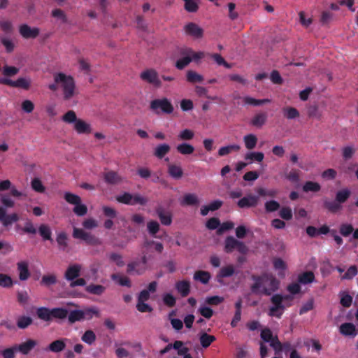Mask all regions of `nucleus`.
I'll return each mask as SVG.
<instances>
[{
  "mask_svg": "<svg viewBox=\"0 0 358 358\" xmlns=\"http://www.w3.org/2000/svg\"><path fill=\"white\" fill-rule=\"evenodd\" d=\"M111 279L117 282L121 286H125L127 287H131V280L127 276H121L119 274L113 273L111 275Z\"/></svg>",
  "mask_w": 358,
  "mask_h": 358,
  "instance_id": "41",
  "label": "nucleus"
},
{
  "mask_svg": "<svg viewBox=\"0 0 358 358\" xmlns=\"http://www.w3.org/2000/svg\"><path fill=\"white\" fill-rule=\"evenodd\" d=\"M53 76L54 81L56 83H60L63 91L64 99H71L75 95L76 92V83L73 78L62 72L56 73Z\"/></svg>",
  "mask_w": 358,
  "mask_h": 358,
  "instance_id": "1",
  "label": "nucleus"
},
{
  "mask_svg": "<svg viewBox=\"0 0 358 358\" xmlns=\"http://www.w3.org/2000/svg\"><path fill=\"white\" fill-rule=\"evenodd\" d=\"M244 158L245 160H249L250 162L255 161L257 162H261L263 161L264 158V155L262 152H248L245 155Z\"/></svg>",
  "mask_w": 358,
  "mask_h": 358,
  "instance_id": "46",
  "label": "nucleus"
},
{
  "mask_svg": "<svg viewBox=\"0 0 358 358\" xmlns=\"http://www.w3.org/2000/svg\"><path fill=\"white\" fill-rule=\"evenodd\" d=\"M78 119L73 110H69L62 117V120L66 123H76Z\"/></svg>",
  "mask_w": 358,
  "mask_h": 358,
  "instance_id": "64",
  "label": "nucleus"
},
{
  "mask_svg": "<svg viewBox=\"0 0 358 358\" xmlns=\"http://www.w3.org/2000/svg\"><path fill=\"white\" fill-rule=\"evenodd\" d=\"M245 104L252 105L255 106H261L264 103H270L271 100L268 99H256L250 96H245L243 98Z\"/></svg>",
  "mask_w": 358,
  "mask_h": 358,
  "instance_id": "42",
  "label": "nucleus"
},
{
  "mask_svg": "<svg viewBox=\"0 0 358 358\" xmlns=\"http://www.w3.org/2000/svg\"><path fill=\"white\" fill-rule=\"evenodd\" d=\"M68 322L69 324H73L77 322L83 321V311L82 309L72 310L68 312Z\"/></svg>",
  "mask_w": 358,
  "mask_h": 358,
  "instance_id": "26",
  "label": "nucleus"
},
{
  "mask_svg": "<svg viewBox=\"0 0 358 358\" xmlns=\"http://www.w3.org/2000/svg\"><path fill=\"white\" fill-rule=\"evenodd\" d=\"M234 250H237L243 255H245L248 251V247L243 242L236 239L233 236H227L224 241V251L227 253H231Z\"/></svg>",
  "mask_w": 358,
  "mask_h": 358,
  "instance_id": "4",
  "label": "nucleus"
},
{
  "mask_svg": "<svg viewBox=\"0 0 358 358\" xmlns=\"http://www.w3.org/2000/svg\"><path fill=\"white\" fill-rule=\"evenodd\" d=\"M259 202V196L252 194H248L246 196L241 198L237 203L239 208H252L255 207Z\"/></svg>",
  "mask_w": 358,
  "mask_h": 358,
  "instance_id": "13",
  "label": "nucleus"
},
{
  "mask_svg": "<svg viewBox=\"0 0 358 358\" xmlns=\"http://www.w3.org/2000/svg\"><path fill=\"white\" fill-rule=\"evenodd\" d=\"M199 203L198 196L195 194L188 193L184 195L180 201L181 206H196Z\"/></svg>",
  "mask_w": 358,
  "mask_h": 358,
  "instance_id": "24",
  "label": "nucleus"
},
{
  "mask_svg": "<svg viewBox=\"0 0 358 358\" xmlns=\"http://www.w3.org/2000/svg\"><path fill=\"white\" fill-rule=\"evenodd\" d=\"M240 149V146L238 145H229L227 146L222 147L218 150L219 156H225L231 153L232 151H238Z\"/></svg>",
  "mask_w": 358,
  "mask_h": 358,
  "instance_id": "51",
  "label": "nucleus"
},
{
  "mask_svg": "<svg viewBox=\"0 0 358 358\" xmlns=\"http://www.w3.org/2000/svg\"><path fill=\"white\" fill-rule=\"evenodd\" d=\"M284 299H292L289 295L282 296L281 294H276L272 296L271 301L273 304L272 306L276 307L279 309H285V306L282 303Z\"/></svg>",
  "mask_w": 358,
  "mask_h": 358,
  "instance_id": "25",
  "label": "nucleus"
},
{
  "mask_svg": "<svg viewBox=\"0 0 358 358\" xmlns=\"http://www.w3.org/2000/svg\"><path fill=\"white\" fill-rule=\"evenodd\" d=\"M19 33L25 39L36 38L40 34L37 27H31L27 24H22L19 27Z\"/></svg>",
  "mask_w": 358,
  "mask_h": 358,
  "instance_id": "10",
  "label": "nucleus"
},
{
  "mask_svg": "<svg viewBox=\"0 0 358 358\" xmlns=\"http://www.w3.org/2000/svg\"><path fill=\"white\" fill-rule=\"evenodd\" d=\"M171 150V147L169 144L163 143L156 146L154 150L153 155L157 159H163Z\"/></svg>",
  "mask_w": 358,
  "mask_h": 358,
  "instance_id": "21",
  "label": "nucleus"
},
{
  "mask_svg": "<svg viewBox=\"0 0 358 358\" xmlns=\"http://www.w3.org/2000/svg\"><path fill=\"white\" fill-rule=\"evenodd\" d=\"M74 129L78 134H90L91 132L90 124L81 119H78L74 124Z\"/></svg>",
  "mask_w": 358,
  "mask_h": 358,
  "instance_id": "22",
  "label": "nucleus"
},
{
  "mask_svg": "<svg viewBox=\"0 0 358 358\" xmlns=\"http://www.w3.org/2000/svg\"><path fill=\"white\" fill-rule=\"evenodd\" d=\"M324 207L329 212L335 213L342 208V206L335 199V201L325 200Z\"/></svg>",
  "mask_w": 358,
  "mask_h": 358,
  "instance_id": "43",
  "label": "nucleus"
},
{
  "mask_svg": "<svg viewBox=\"0 0 358 358\" xmlns=\"http://www.w3.org/2000/svg\"><path fill=\"white\" fill-rule=\"evenodd\" d=\"M302 189L304 192H317L321 189V185L317 182L307 181L303 185Z\"/></svg>",
  "mask_w": 358,
  "mask_h": 358,
  "instance_id": "44",
  "label": "nucleus"
},
{
  "mask_svg": "<svg viewBox=\"0 0 358 358\" xmlns=\"http://www.w3.org/2000/svg\"><path fill=\"white\" fill-rule=\"evenodd\" d=\"M185 2L184 8L189 13H195L199 9V0H182Z\"/></svg>",
  "mask_w": 358,
  "mask_h": 358,
  "instance_id": "48",
  "label": "nucleus"
},
{
  "mask_svg": "<svg viewBox=\"0 0 358 358\" xmlns=\"http://www.w3.org/2000/svg\"><path fill=\"white\" fill-rule=\"evenodd\" d=\"M17 270L19 271V278L20 280H26L30 276V272L28 268V264L26 262H18Z\"/></svg>",
  "mask_w": 358,
  "mask_h": 358,
  "instance_id": "23",
  "label": "nucleus"
},
{
  "mask_svg": "<svg viewBox=\"0 0 358 358\" xmlns=\"http://www.w3.org/2000/svg\"><path fill=\"white\" fill-rule=\"evenodd\" d=\"M20 220L19 215L14 213L10 215H6L4 220L2 221V224L4 227H8L13 222H16Z\"/></svg>",
  "mask_w": 358,
  "mask_h": 358,
  "instance_id": "55",
  "label": "nucleus"
},
{
  "mask_svg": "<svg viewBox=\"0 0 358 358\" xmlns=\"http://www.w3.org/2000/svg\"><path fill=\"white\" fill-rule=\"evenodd\" d=\"M175 287L182 297H186L190 293V283L187 280H179L176 282Z\"/></svg>",
  "mask_w": 358,
  "mask_h": 358,
  "instance_id": "18",
  "label": "nucleus"
},
{
  "mask_svg": "<svg viewBox=\"0 0 358 358\" xmlns=\"http://www.w3.org/2000/svg\"><path fill=\"white\" fill-rule=\"evenodd\" d=\"M186 78L187 81L190 83H201L203 80V76L192 70L187 71Z\"/></svg>",
  "mask_w": 358,
  "mask_h": 358,
  "instance_id": "35",
  "label": "nucleus"
},
{
  "mask_svg": "<svg viewBox=\"0 0 358 358\" xmlns=\"http://www.w3.org/2000/svg\"><path fill=\"white\" fill-rule=\"evenodd\" d=\"M195 92L199 97H205L211 100H216V96H210L208 94V90L202 86L196 85L195 87Z\"/></svg>",
  "mask_w": 358,
  "mask_h": 358,
  "instance_id": "57",
  "label": "nucleus"
},
{
  "mask_svg": "<svg viewBox=\"0 0 358 358\" xmlns=\"http://www.w3.org/2000/svg\"><path fill=\"white\" fill-rule=\"evenodd\" d=\"M356 152V149L352 145H348L342 149V156L345 160L351 159Z\"/></svg>",
  "mask_w": 358,
  "mask_h": 358,
  "instance_id": "58",
  "label": "nucleus"
},
{
  "mask_svg": "<svg viewBox=\"0 0 358 358\" xmlns=\"http://www.w3.org/2000/svg\"><path fill=\"white\" fill-rule=\"evenodd\" d=\"M282 113L284 117L288 120L297 118L300 115L299 110L291 106L284 107L282 108Z\"/></svg>",
  "mask_w": 358,
  "mask_h": 358,
  "instance_id": "32",
  "label": "nucleus"
},
{
  "mask_svg": "<svg viewBox=\"0 0 358 358\" xmlns=\"http://www.w3.org/2000/svg\"><path fill=\"white\" fill-rule=\"evenodd\" d=\"M148 270V266L143 265L138 259L127 264V273L130 275H141Z\"/></svg>",
  "mask_w": 358,
  "mask_h": 358,
  "instance_id": "9",
  "label": "nucleus"
},
{
  "mask_svg": "<svg viewBox=\"0 0 358 358\" xmlns=\"http://www.w3.org/2000/svg\"><path fill=\"white\" fill-rule=\"evenodd\" d=\"M85 291L90 294L100 296L106 291V287L101 285L90 284L85 287Z\"/></svg>",
  "mask_w": 358,
  "mask_h": 358,
  "instance_id": "34",
  "label": "nucleus"
},
{
  "mask_svg": "<svg viewBox=\"0 0 358 358\" xmlns=\"http://www.w3.org/2000/svg\"><path fill=\"white\" fill-rule=\"evenodd\" d=\"M210 57L220 66H223L227 69H231L232 67V64L227 62L220 54L214 53L210 55Z\"/></svg>",
  "mask_w": 358,
  "mask_h": 358,
  "instance_id": "56",
  "label": "nucleus"
},
{
  "mask_svg": "<svg viewBox=\"0 0 358 358\" xmlns=\"http://www.w3.org/2000/svg\"><path fill=\"white\" fill-rule=\"evenodd\" d=\"M140 78L143 81L152 85L155 87L159 88L162 87V82L159 78L158 73L153 69H149L143 71L141 73Z\"/></svg>",
  "mask_w": 358,
  "mask_h": 358,
  "instance_id": "6",
  "label": "nucleus"
},
{
  "mask_svg": "<svg viewBox=\"0 0 358 358\" xmlns=\"http://www.w3.org/2000/svg\"><path fill=\"white\" fill-rule=\"evenodd\" d=\"M177 151L183 155H191L194 151V147L191 144L182 143L177 145Z\"/></svg>",
  "mask_w": 358,
  "mask_h": 358,
  "instance_id": "39",
  "label": "nucleus"
},
{
  "mask_svg": "<svg viewBox=\"0 0 358 358\" xmlns=\"http://www.w3.org/2000/svg\"><path fill=\"white\" fill-rule=\"evenodd\" d=\"M350 195V190L348 188H343L336 193L335 199L341 205L348 201Z\"/></svg>",
  "mask_w": 358,
  "mask_h": 358,
  "instance_id": "30",
  "label": "nucleus"
},
{
  "mask_svg": "<svg viewBox=\"0 0 358 358\" xmlns=\"http://www.w3.org/2000/svg\"><path fill=\"white\" fill-rule=\"evenodd\" d=\"M150 108L156 114L161 113L171 114L174 110L171 102L167 98L156 99L151 101Z\"/></svg>",
  "mask_w": 358,
  "mask_h": 358,
  "instance_id": "3",
  "label": "nucleus"
},
{
  "mask_svg": "<svg viewBox=\"0 0 358 358\" xmlns=\"http://www.w3.org/2000/svg\"><path fill=\"white\" fill-rule=\"evenodd\" d=\"M155 213L162 225L170 226L173 222V214L169 209L159 205L155 208Z\"/></svg>",
  "mask_w": 358,
  "mask_h": 358,
  "instance_id": "8",
  "label": "nucleus"
},
{
  "mask_svg": "<svg viewBox=\"0 0 358 358\" xmlns=\"http://www.w3.org/2000/svg\"><path fill=\"white\" fill-rule=\"evenodd\" d=\"M37 317L45 322L52 319L64 320L68 315V310L65 308H54L50 309L46 307H40L36 309Z\"/></svg>",
  "mask_w": 358,
  "mask_h": 358,
  "instance_id": "2",
  "label": "nucleus"
},
{
  "mask_svg": "<svg viewBox=\"0 0 358 358\" xmlns=\"http://www.w3.org/2000/svg\"><path fill=\"white\" fill-rule=\"evenodd\" d=\"M315 280V275L312 271H306L299 275L298 281L299 283L306 285Z\"/></svg>",
  "mask_w": 358,
  "mask_h": 358,
  "instance_id": "33",
  "label": "nucleus"
},
{
  "mask_svg": "<svg viewBox=\"0 0 358 358\" xmlns=\"http://www.w3.org/2000/svg\"><path fill=\"white\" fill-rule=\"evenodd\" d=\"M38 233L43 240L52 241L51 229L48 225L41 224L38 227Z\"/></svg>",
  "mask_w": 358,
  "mask_h": 358,
  "instance_id": "40",
  "label": "nucleus"
},
{
  "mask_svg": "<svg viewBox=\"0 0 358 358\" xmlns=\"http://www.w3.org/2000/svg\"><path fill=\"white\" fill-rule=\"evenodd\" d=\"M67 239V235L65 232L62 231L57 234L56 241L62 250H65L68 246Z\"/></svg>",
  "mask_w": 358,
  "mask_h": 358,
  "instance_id": "52",
  "label": "nucleus"
},
{
  "mask_svg": "<svg viewBox=\"0 0 358 358\" xmlns=\"http://www.w3.org/2000/svg\"><path fill=\"white\" fill-rule=\"evenodd\" d=\"M354 231L353 226L351 224H342L339 227L340 234L347 237Z\"/></svg>",
  "mask_w": 358,
  "mask_h": 358,
  "instance_id": "63",
  "label": "nucleus"
},
{
  "mask_svg": "<svg viewBox=\"0 0 358 358\" xmlns=\"http://www.w3.org/2000/svg\"><path fill=\"white\" fill-rule=\"evenodd\" d=\"M210 277V273L205 271H198L194 274V279L203 284H207L209 282Z\"/></svg>",
  "mask_w": 358,
  "mask_h": 358,
  "instance_id": "37",
  "label": "nucleus"
},
{
  "mask_svg": "<svg viewBox=\"0 0 358 358\" xmlns=\"http://www.w3.org/2000/svg\"><path fill=\"white\" fill-rule=\"evenodd\" d=\"M184 31L187 35L196 38H200L203 36V30L199 25L194 22H189L184 27Z\"/></svg>",
  "mask_w": 358,
  "mask_h": 358,
  "instance_id": "12",
  "label": "nucleus"
},
{
  "mask_svg": "<svg viewBox=\"0 0 358 358\" xmlns=\"http://www.w3.org/2000/svg\"><path fill=\"white\" fill-rule=\"evenodd\" d=\"M340 332L344 336H355L358 331L354 324L345 322L340 326Z\"/></svg>",
  "mask_w": 358,
  "mask_h": 358,
  "instance_id": "19",
  "label": "nucleus"
},
{
  "mask_svg": "<svg viewBox=\"0 0 358 358\" xmlns=\"http://www.w3.org/2000/svg\"><path fill=\"white\" fill-rule=\"evenodd\" d=\"M252 279L255 281V282L251 285L250 289L253 294H258L262 293V290L263 287H265L263 285L265 283V277L263 275H253L252 276Z\"/></svg>",
  "mask_w": 358,
  "mask_h": 358,
  "instance_id": "16",
  "label": "nucleus"
},
{
  "mask_svg": "<svg viewBox=\"0 0 358 358\" xmlns=\"http://www.w3.org/2000/svg\"><path fill=\"white\" fill-rule=\"evenodd\" d=\"M234 273V268L232 265H228L220 268L217 278H228L231 277Z\"/></svg>",
  "mask_w": 358,
  "mask_h": 358,
  "instance_id": "49",
  "label": "nucleus"
},
{
  "mask_svg": "<svg viewBox=\"0 0 358 358\" xmlns=\"http://www.w3.org/2000/svg\"><path fill=\"white\" fill-rule=\"evenodd\" d=\"M37 345V341L34 339H27L26 341L15 345L18 352L22 355H28Z\"/></svg>",
  "mask_w": 358,
  "mask_h": 358,
  "instance_id": "15",
  "label": "nucleus"
},
{
  "mask_svg": "<svg viewBox=\"0 0 358 358\" xmlns=\"http://www.w3.org/2000/svg\"><path fill=\"white\" fill-rule=\"evenodd\" d=\"M216 340L215 336L209 335L206 332H203L200 334L199 341L201 346L204 348L209 347L213 342Z\"/></svg>",
  "mask_w": 358,
  "mask_h": 358,
  "instance_id": "31",
  "label": "nucleus"
},
{
  "mask_svg": "<svg viewBox=\"0 0 358 358\" xmlns=\"http://www.w3.org/2000/svg\"><path fill=\"white\" fill-rule=\"evenodd\" d=\"M83 311V321L90 320L94 317H99V312L96 307H87L82 309Z\"/></svg>",
  "mask_w": 358,
  "mask_h": 358,
  "instance_id": "28",
  "label": "nucleus"
},
{
  "mask_svg": "<svg viewBox=\"0 0 358 358\" xmlns=\"http://www.w3.org/2000/svg\"><path fill=\"white\" fill-rule=\"evenodd\" d=\"M57 277L54 274L44 275L42 277L41 284L45 286H50L56 284Z\"/></svg>",
  "mask_w": 358,
  "mask_h": 358,
  "instance_id": "60",
  "label": "nucleus"
},
{
  "mask_svg": "<svg viewBox=\"0 0 358 358\" xmlns=\"http://www.w3.org/2000/svg\"><path fill=\"white\" fill-rule=\"evenodd\" d=\"M64 199L70 204L76 205L81 202V199L79 196L71 192H66L64 194Z\"/></svg>",
  "mask_w": 358,
  "mask_h": 358,
  "instance_id": "54",
  "label": "nucleus"
},
{
  "mask_svg": "<svg viewBox=\"0 0 358 358\" xmlns=\"http://www.w3.org/2000/svg\"><path fill=\"white\" fill-rule=\"evenodd\" d=\"M160 229V224L155 220H150L147 223V230L153 238H157V234Z\"/></svg>",
  "mask_w": 358,
  "mask_h": 358,
  "instance_id": "38",
  "label": "nucleus"
},
{
  "mask_svg": "<svg viewBox=\"0 0 358 358\" xmlns=\"http://www.w3.org/2000/svg\"><path fill=\"white\" fill-rule=\"evenodd\" d=\"M73 237L76 239H80L90 245H99L101 244V240L94 235L86 232L82 229L74 228L73 231Z\"/></svg>",
  "mask_w": 358,
  "mask_h": 358,
  "instance_id": "5",
  "label": "nucleus"
},
{
  "mask_svg": "<svg viewBox=\"0 0 358 358\" xmlns=\"http://www.w3.org/2000/svg\"><path fill=\"white\" fill-rule=\"evenodd\" d=\"M82 266L78 264L70 265L65 271L64 278L68 281L76 279L80 275Z\"/></svg>",
  "mask_w": 358,
  "mask_h": 358,
  "instance_id": "14",
  "label": "nucleus"
},
{
  "mask_svg": "<svg viewBox=\"0 0 358 358\" xmlns=\"http://www.w3.org/2000/svg\"><path fill=\"white\" fill-rule=\"evenodd\" d=\"M31 187L32 189L38 193H43L45 190L44 185L40 179L35 178L31 180Z\"/></svg>",
  "mask_w": 358,
  "mask_h": 358,
  "instance_id": "62",
  "label": "nucleus"
},
{
  "mask_svg": "<svg viewBox=\"0 0 358 358\" xmlns=\"http://www.w3.org/2000/svg\"><path fill=\"white\" fill-rule=\"evenodd\" d=\"M13 285L12 278L4 273H0V287L4 288L11 287Z\"/></svg>",
  "mask_w": 358,
  "mask_h": 358,
  "instance_id": "59",
  "label": "nucleus"
},
{
  "mask_svg": "<svg viewBox=\"0 0 358 358\" xmlns=\"http://www.w3.org/2000/svg\"><path fill=\"white\" fill-rule=\"evenodd\" d=\"M264 277L265 283L268 282V287H263L262 292L266 296H270L278 289L280 282L273 275H264Z\"/></svg>",
  "mask_w": 358,
  "mask_h": 358,
  "instance_id": "11",
  "label": "nucleus"
},
{
  "mask_svg": "<svg viewBox=\"0 0 358 358\" xmlns=\"http://www.w3.org/2000/svg\"><path fill=\"white\" fill-rule=\"evenodd\" d=\"M243 140L248 150H252L256 147L257 138L255 134H248L244 136Z\"/></svg>",
  "mask_w": 358,
  "mask_h": 358,
  "instance_id": "45",
  "label": "nucleus"
},
{
  "mask_svg": "<svg viewBox=\"0 0 358 358\" xmlns=\"http://www.w3.org/2000/svg\"><path fill=\"white\" fill-rule=\"evenodd\" d=\"M17 351L16 345H13L10 348H6L3 350H0V355L3 358H15V352Z\"/></svg>",
  "mask_w": 358,
  "mask_h": 358,
  "instance_id": "53",
  "label": "nucleus"
},
{
  "mask_svg": "<svg viewBox=\"0 0 358 358\" xmlns=\"http://www.w3.org/2000/svg\"><path fill=\"white\" fill-rule=\"evenodd\" d=\"M96 339V336L95 333L91 329L86 330L81 336L82 341L89 345L94 344Z\"/></svg>",
  "mask_w": 358,
  "mask_h": 358,
  "instance_id": "36",
  "label": "nucleus"
},
{
  "mask_svg": "<svg viewBox=\"0 0 358 358\" xmlns=\"http://www.w3.org/2000/svg\"><path fill=\"white\" fill-rule=\"evenodd\" d=\"M187 56L183 57L182 58H180L177 60L176 63V67L179 69L182 70L185 67H186L192 61V58L189 57L188 55H186Z\"/></svg>",
  "mask_w": 358,
  "mask_h": 358,
  "instance_id": "61",
  "label": "nucleus"
},
{
  "mask_svg": "<svg viewBox=\"0 0 358 358\" xmlns=\"http://www.w3.org/2000/svg\"><path fill=\"white\" fill-rule=\"evenodd\" d=\"M0 84L28 90L31 86V80L25 78H19L15 81L7 78H0Z\"/></svg>",
  "mask_w": 358,
  "mask_h": 358,
  "instance_id": "7",
  "label": "nucleus"
},
{
  "mask_svg": "<svg viewBox=\"0 0 358 358\" xmlns=\"http://www.w3.org/2000/svg\"><path fill=\"white\" fill-rule=\"evenodd\" d=\"M266 113H259L256 114L251 120V124L256 127H262L266 122Z\"/></svg>",
  "mask_w": 358,
  "mask_h": 358,
  "instance_id": "27",
  "label": "nucleus"
},
{
  "mask_svg": "<svg viewBox=\"0 0 358 358\" xmlns=\"http://www.w3.org/2000/svg\"><path fill=\"white\" fill-rule=\"evenodd\" d=\"M168 173L175 180L180 179L183 176V170L180 165L169 164L168 165Z\"/></svg>",
  "mask_w": 358,
  "mask_h": 358,
  "instance_id": "20",
  "label": "nucleus"
},
{
  "mask_svg": "<svg viewBox=\"0 0 358 358\" xmlns=\"http://www.w3.org/2000/svg\"><path fill=\"white\" fill-rule=\"evenodd\" d=\"M152 245L155 246V250L157 252H159V253L162 252V251L164 250V245L162 243L156 242L153 240L145 239L143 243V248H148V247L152 246Z\"/></svg>",
  "mask_w": 358,
  "mask_h": 358,
  "instance_id": "50",
  "label": "nucleus"
},
{
  "mask_svg": "<svg viewBox=\"0 0 358 358\" xmlns=\"http://www.w3.org/2000/svg\"><path fill=\"white\" fill-rule=\"evenodd\" d=\"M104 180L106 183L115 185L119 183L122 179L119 175L113 171H108L103 175Z\"/></svg>",
  "mask_w": 358,
  "mask_h": 358,
  "instance_id": "29",
  "label": "nucleus"
},
{
  "mask_svg": "<svg viewBox=\"0 0 358 358\" xmlns=\"http://www.w3.org/2000/svg\"><path fill=\"white\" fill-rule=\"evenodd\" d=\"M33 320L29 316L22 315L18 317L17 320V326L19 329H24L31 325Z\"/></svg>",
  "mask_w": 358,
  "mask_h": 358,
  "instance_id": "47",
  "label": "nucleus"
},
{
  "mask_svg": "<svg viewBox=\"0 0 358 358\" xmlns=\"http://www.w3.org/2000/svg\"><path fill=\"white\" fill-rule=\"evenodd\" d=\"M69 341L68 338H60L55 340L50 343L47 348V350L58 353L63 351L66 348V341Z\"/></svg>",
  "mask_w": 358,
  "mask_h": 358,
  "instance_id": "17",
  "label": "nucleus"
}]
</instances>
